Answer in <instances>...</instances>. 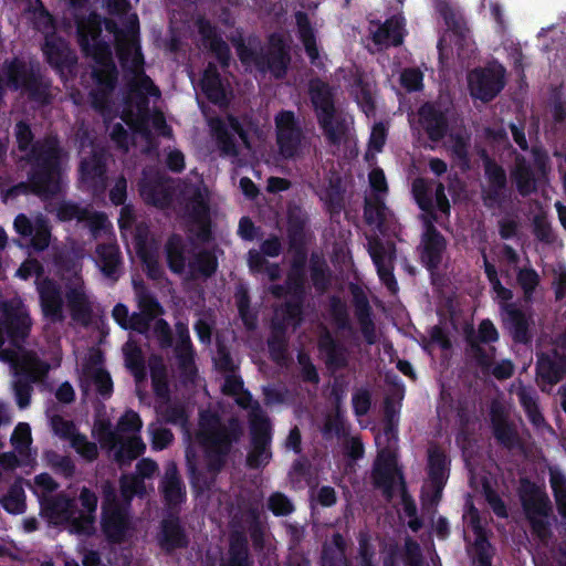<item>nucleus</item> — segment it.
Here are the masks:
<instances>
[{
  "instance_id": "obj_1",
  "label": "nucleus",
  "mask_w": 566,
  "mask_h": 566,
  "mask_svg": "<svg viewBox=\"0 0 566 566\" xmlns=\"http://www.w3.org/2000/svg\"><path fill=\"white\" fill-rule=\"evenodd\" d=\"M106 29L115 34L117 55L130 88V95L122 115L123 120L146 139L150 137L151 130L169 136L170 129L166 125L164 115L158 112L149 115L147 109L146 96H158L159 92L144 73V57L137 39V15L127 17L125 30H118L111 22L106 24Z\"/></svg>"
},
{
  "instance_id": "obj_2",
  "label": "nucleus",
  "mask_w": 566,
  "mask_h": 566,
  "mask_svg": "<svg viewBox=\"0 0 566 566\" xmlns=\"http://www.w3.org/2000/svg\"><path fill=\"white\" fill-rule=\"evenodd\" d=\"M59 484L48 473L34 478L33 491L41 497L43 516L54 525L64 526L70 533L90 536L95 532L98 497L86 486L80 489L77 500L65 493L45 497L57 490Z\"/></svg>"
},
{
  "instance_id": "obj_3",
  "label": "nucleus",
  "mask_w": 566,
  "mask_h": 566,
  "mask_svg": "<svg viewBox=\"0 0 566 566\" xmlns=\"http://www.w3.org/2000/svg\"><path fill=\"white\" fill-rule=\"evenodd\" d=\"M75 17L78 41L87 56L94 61L92 77L94 86L90 93L92 106L106 115L111 95L116 86L117 71L109 46L99 40L101 20L96 13L77 14L88 0H67Z\"/></svg>"
},
{
  "instance_id": "obj_4",
  "label": "nucleus",
  "mask_w": 566,
  "mask_h": 566,
  "mask_svg": "<svg viewBox=\"0 0 566 566\" xmlns=\"http://www.w3.org/2000/svg\"><path fill=\"white\" fill-rule=\"evenodd\" d=\"M242 431L237 420L230 419L221 422L211 412H202L199 421L197 438L206 450V469L197 471L189 454L188 467L192 474V483L197 489L210 488L216 474L223 465V457L230 450L233 441H237Z\"/></svg>"
},
{
  "instance_id": "obj_5",
  "label": "nucleus",
  "mask_w": 566,
  "mask_h": 566,
  "mask_svg": "<svg viewBox=\"0 0 566 566\" xmlns=\"http://www.w3.org/2000/svg\"><path fill=\"white\" fill-rule=\"evenodd\" d=\"M143 421L133 410L126 411L118 420L116 429H105L98 433L102 447L113 452V457L120 465L129 464L139 457L146 446L139 437Z\"/></svg>"
},
{
  "instance_id": "obj_6",
  "label": "nucleus",
  "mask_w": 566,
  "mask_h": 566,
  "mask_svg": "<svg viewBox=\"0 0 566 566\" xmlns=\"http://www.w3.org/2000/svg\"><path fill=\"white\" fill-rule=\"evenodd\" d=\"M517 496L532 534L541 541L552 536L553 503L544 486L527 476L520 478Z\"/></svg>"
},
{
  "instance_id": "obj_7",
  "label": "nucleus",
  "mask_w": 566,
  "mask_h": 566,
  "mask_svg": "<svg viewBox=\"0 0 566 566\" xmlns=\"http://www.w3.org/2000/svg\"><path fill=\"white\" fill-rule=\"evenodd\" d=\"M31 163L30 182L33 190L40 195H52L60 189V156L57 142L48 139L43 145H36L27 155Z\"/></svg>"
},
{
  "instance_id": "obj_8",
  "label": "nucleus",
  "mask_w": 566,
  "mask_h": 566,
  "mask_svg": "<svg viewBox=\"0 0 566 566\" xmlns=\"http://www.w3.org/2000/svg\"><path fill=\"white\" fill-rule=\"evenodd\" d=\"M1 358L9 359L13 363L14 376L13 390L17 403L20 408H25L30 405V397L32 392V382L38 381L48 371V365L42 363L34 354L23 353H9L3 350L0 353Z\"/></svg>"
},
{
  "instance_id": "obj_9",
  "label": "nucleus",
  "mask_w": 566,
  "mask_h": 566,
  "mask_svg": "<svg viewBox=\"0 0 566 566\" xmlns=\"http://www.w3.org/2000/svg\"><path fill=\"white\" fill-rule=\"evenodd\" d=\"M101 525L106 538L114 543L127 542L136 532L128 510L117 504L115 491L109 485L104 486Z\"/></svg>"
},
{
  "instance_id": "obj_10",
  "label": "nucleus",
  "mask_w": 566,
  "mask_h": 566,
  "mask_svg": "<svg viewBox=\"0 0 566 566\" xmlns=\"http://www.w3.org/2000/svg\"><path fill=\"white\" fill-rule=\"evenodd\" d=\"M238 54L245 65L254 66L261 72L269 71L276 77L282 76L290 61L283 40L275 35L271 36L265 51H256L251 43L249 46L240 43Z\"/></svg>"
},
{
  "instance_id": "obj_11",
  "label": "nucleus",
  "mask_w": 566,
  "mask_h": 566,
  "mask_svg": "<svg viewBox=\"0 0 566 566\" xmlns=\"http://www.w3.org/2000/svg\"><path fill=\"white\" fill-rule=\"evenodd\" d=\"M213 128L221 155L228 157L233 164L245 165L251 158V148L238 119L229 117L227 124L218 122Z\"/></svg>"
},
{
  "instance_id": "obj_12",
  "label": "nucleus",
  "mask_w": 566,
  "mask_h": 566,
  "mask_svg": "<svg viewBox=\"0 0 566 566\" xmlns=\"http://www.w3.org/2000/svg\"><path fill=\"white\" fill-rule=\"evenodd\" d=\"M433 222L432 219L423 217V231L417 248L420 263L430 273L432 283H434V276L443 263L448 248L446 237Z\"/></svg>"
},
{
  "instance_id": "obj_13",
  "label": "nucleus",
  "mask_w": 566,
  "mask_h": 566,
  "mask_svg": "<svg viewBox=\"0 0 566 566\" xmlns=\"http://www.w3.org/2000/svg\"><path fill=\"white\" fill-rule=\"evenodd\" d=\"M486 186L482 188L481 198L489 209L502 208L510 198L507 175L502 165L484 153L482 156Z\"/></svg>"
},
{
  "instance_id": "obj_14",
  "label": "nucleus",
  "mask_w": 566,
  "mask_h": 566,
  "mask_svg": "<svg viewBox=\"0 0 566 566\" xmlns=\"http://www.w3.org/2000/svg\"><path fill=\"white\" fill-rule=\"evenodd\" d=\"M275 124L277 145L283 157H298L308 149L307 142L294 113L290 111L279 113L275 117Z\"/></svg>"
},
{
  "instance_id": "obj_15",
  "label": "nucleus",
  "mask_w": 566,
  "mask_h": 566,
  "mask_svg": "<svg viewBox=\"0 0 566 566\" xmlns=\"http://www.w3.org/2000/svg\"><path fill=\"white\" fill-rule=\"evenodd\" d=\"M250 423L251 449L247 458V463L250 468L256 469L268 464L272 457L270 449L271 424L260 408H252Z\"/></svg>"
},
{
  "instance_id": "obj_16",
  "label": "nucleus",
  "mask_w": 566,
  "mask_h": 566,
  "mask_svg": "<svg viewBox=\"0 0 566 566\" xmlns=\"http://www.w3.org/2000/svg\"><path fill=\"white\" fill-rule=\"evenodd\" d=\"M30 327L29 313L20 300L0 305V346L6 343V338L18 345L28 335Z\"/></svg>"
},
{
  "instance_id": "obj_17",
  "label": "nucleus",
  "mask_w": 566,
  "mask_h": 566,
  "mask_svg": "<svg viewBox=\"0 0 566 566\" xmlns=\"http://www.w3.org/2000/svg\"><path fill=\"white\" fill-rule=\"evenodd\" d=\"M503 66L474 69L468 76L471 95L488 103L496 97L505 85Z\"/></svg>"
},
{
  "instance_id": "obj_18",
  "label": "nucleus",
  "mask_w": 566,
  "mask_h": 566,
  "mask_svg": "<svg viewBox=\"0 0 566 566\" xmlns=\"http://www.w3.org/2000/svg\"><path fill=\"white\" fill-rule=\"evenodd\" d=\"M6 84L13 90H24L33 99L41 103L48 102L51 95L49 85L33 73H30L29 67L20 62H13L9 65Z\"/></svg>"
},
{
  "instance_id": "obj_19",
  "label": "nucleus",
  "mask_w": 566,
  "mask_h": 566,
  "mask_svg": "<svg viewBox=\"0 0 566 566\" xmlns=\"http://www.w3.org/2000/svg\"><path fill=\"white\" fill-rule=\"evenodd\" d=\"M449 109L439 102H426L418 109L419 124L431 142L442 140L449 130Z\"/></svg>"
},
{
  "instance_id": "obj_20",
  "label": "nucleus",
  "mask_w": 566,
  "mask_h": 566,
  "mask_svg": "<svg viewBox=\"0 0 566 566\" xmlns=\"http://www.w3.org/2000/svg\"><path fill=\"white\" fill-rule=\"evenodd\" d=\"M395 488L399 489L402 511L405 515L409 517L407 523L408 527L413 533H418L423 526V521L418 516L417 504L408 491L402 469L398 462L397 451L391 447V493Z\"/></svg>"
},
{
  "instance_id": "obj_21",
  "label": "nucleus",
  "mask_w": 566,
  "mask_h": 566,
  "mask_svg": "<svg viewBox=\"0 0 566 566\" xmlns=\"http://www.w3.org/2000/svg\"><path fill=\"white\" fill-rule=\"evenodd\" d=\"M536 380L542 386H554L566 376V354L557 348L536 354Z\"/></svg>"
},
{
  "instance_id": "obj_22",
  "label": "nucleus",
  "mask_w": 566,
  "mask_h": 566,
  "mask_svg": "<svg viewBox=\"0 0 566 566\" xmlns=\"http://www.w3.org/2000/svg\"><path fill=\"white\" fill-rule=\"evenodd\" d=\"M57 217L62 221L75 219L85 222L96 239L107 237L111 232V223L105 214L81 208L73 203L61 205L57 209Z\"/></svg>"
},
{
  "instance_id": "obj_23",
  "label": "nucleus",
  "mask_w": 566,
  "mask_h": 566,
  "mask_svg": "<svg viewBox=\"0 0 566 566\" xmlns=\"http://www.w3.org/2000/svg\"><path fill=\"white\" fill-rule=\"evenodd\" d=\"M53 432L61 439L69 440L78 454L88 461L97 457V448L93 442H88L85 436L76 432L72 421L61 416H53L50 420Z\"/></svg>"
},
{
  "instance_id": "obj_24",
  "label": "nucleus",
  "mask_w": 566,
  "mask_h": 566,
  "mask_svg": "<svg viewBox=\"0 0 566 566\" xmlns=\"http://www.w3.org/2000/svg\"><path fill=\"white\" fill-rule=\"evenodd\" d=\"M14 228L20 234L32 237L31 244L34 249L42 251L49 247L51 231L43 216L38 214L30 220L27 216L19 214L14 220Z\"/></svg>"
},
{
  "instance_id": "obj_25",
  "label": "nucleus",
  "mask_w": 566,
  "mask_h": 566,
  "mask_svg": "<svg viewBox=\"0 0 566 566\" xmlns=\"http://www.w3.org/2000/svg\"><path fill=\"white\" fill-rule=\"evenodd\" d=\"M103 357L99 350L91 349L82 363V377L93 382L102 395L112 391V380L106 370L102 367Z\"/></svg>"
},
{
  "instance_id": "obj_26",
  "label": "nucleus",
  "mask_w": 566,
  "mask_h": 566,
  "mask_svg": "<svg viewBox=\"0 0 566 566\" xmlns=\"http://www.w3.org/2000/svg\"><path fill=\"white\" fill-rule=\"evenodd\" d=\"M369 181L374 190L379 192L375 198L367 200L365 217L369 223L381 226L386 219V206L385 201L380 199V196H385L386 192V177L382 170L374 169L369 174Z\"/></svg>"
},
{
  "instance_id": "obj_27",
  "label": "nucleus",
  "mask_w": 566,
  "mask_h": 566,
  "mask_svg": "<svg viewBox=\"0 0 566 566\" xmlns=\"http://www.w3.org/2000/svg\"><path fill=\"white\" fill-rule=\"evenodd\" d=\"M104 171V154L94 151L91 159L84 158L81 164V181L94 195L103 193L106 188Z\"/></svg>"
},
{
  "instance_id": "obj_28",
  "label": "nucleus",
  "mask_w": 566,
  "mask_h": 566,
  "mask_svg": "<svg viewBox=\"0 0 566 566\" xmlns=\"http://www.w3.org/2000/svg\"><path fill=\"white\" fill-rule=\"evenodd\" d=\"M43 314L52 322H61L63 315V300L59 286L50 280L36 282Z\"/></svg>"
},
{
  "instance_id": "obj_29",
  "label": "nucleus",
  "mask_w": 566,
  "mask_h": 566,
  "mask_svg": "<svg viewBox=\"0 0 566 566\" xmlns=\"http://www.w3.org/2000/svg\"><path fill=\"white\" fill-rule=\"evenodd\" d=\"M318 125L325 138L333 145H340L346 142L350 123L339 111H333L317 117Z\"/></svg>"
},
{
  "instance_id": "obj_30",
  "label": "nucleus",
  "mask_w": 566,
  "mask_h": 566,
  "mask_svg": "<svg viewBox=\"0 0 566 566\" xmlns=\"http://www.w3.org/2000/svg\"><path fill=\"white\" fill-rule=\"evenodd\" d=\"M503 325L509 329L514 343L526 345L531 343L528 317L518 306H507V311L501 314Z\"/></svg>"
},
{
  "instance_id": "obj_31",
  "label": "nucleus",
  "mask_w": 566,
  "mask_h": 566,
  "mask_svg": "<svg viewBox=\"0 0 566 566\" xmlns=\"http://www.w3.org/2000/svg\"><path fill=\"white\" fill-rule=\"evenodd\" d=\"M511 177L522 197H528L536 191L535 174L524 156H516Z\"/></svg>"
},
{
  "instance_id": "obj_32",
  "label": "nucleus",
  "mask_w": 566,
  "mask_h": 566,
  "mask_svg": "<svg viewBox=\"0 0 566 566\" xmlns=\"http://www.w3.org/2000/svg\"><path fill=\"white\" fill-rule=\"evenodd\" d=\"M310 96L316 114V118L326 113L338 109L335 106V94L332 87L319 80H313L310 84Z\"/></svg>"
},
{
  "instance_id": "obj_33",
  "label": "nucleus",
  "mask_w": 566,
  "mask_h": 566,
  "mask_svg": "<svg viewBox=\"0 0 566 566\" xmlns=\"http://www.w3.org/2000/svg\"><path fill=\"white\" fill-rule=\"evenodd\" d=\"M491 421L492 432L499 444L507 450H514L522 446L517 429L513 422L495 415L492 416Z\"/></svg>"
},
{
  "instance_id": "obj_34",
  "label": "nucleus",
  "mask_w": 566,
  "mask_h": 566,
  "mask_svg": "<svg viewBox=\"0 0 566 566\" xmlns=\"http://www.w3.org/2000/svg\"><path fill=\"white\" fill-rule=\"evenodd\" d=\"M190 203L187 206V216L196 222L201 232H206L208 221L207 190L192 188L188 190Z\"/></svg>"
},
{
  "instance_id": "obj_35",
  "label": "nucleus",
  "mask_w": 566,
  "mask_h": 566,
  "mask_svg": "<svg viewBox=\"0 0 566 566\" xmlns=\"http://www.w3.org/2000/svg\"><path fill=\"white\" fill-rule=\"evenodd\" d=\"M43 51L48 61L55 66L69 65L74 61L67 44L54 34L46 35Z\"/></svg>"
},
{
  "instance_id": "obj_36",
  "label": "nucleus",
  "mask_w": 566,
  "mask_h": 566,
  "mask_svg": "<svg viewBox=\"0 0 566 566\" xmlns=\"http://www.w3.org/2000/svg\"><path fill=\"white\" fill-rule=\"evenodd\" d=\"M163 493L169 505H177L185 499V488L178 476L177 467L174 463L168 464L165 470Z\"/></svg>"
},
{
  "instance_id": "obj_37",
  "label": "nucleus",
  "mask_w": 566,
  "mask_h": 566,
  "mask_svg": "<svg viewBox=\"0 0 566 566\" xmlns=\"http://www.w3.org/2000/svg\"><path fill=\"white\" fill-rule=\"evenodd\" d=\"M159 546L171 552L187 544L186 536L176 520H165L157 536Z\"/></svg>"
},
{
  "instance_id": "obj_38",
  "label": "nucleus",
  "mask_w": 566,
  "mask_h": 566,
  "mask_svg": "<svg viewBox=\"0 0 566 566\" xmlns=\"http://www.w3.org/2000/svg\"><path fill=\"white\" fill-rule=\"evenodd\" d=\"M96 262L105 276L116 279L120 264L117 245L113 242L98 244L96 248Z\"/></svg>"
},
{
  "instance_id": "obj_39",
  "label": "nucleus",
  "mask_w": 566,
  "mask_h": 566,
  "mask_svg": "<svg viewBox=\"0 0 566 566\" xmlns=\"http://www.w3.org/2000/svg\"><path fill=\"white\" fill-rule=\"evenodd\" d=\"M450 460L444 451L438 446L428 450V478L429 481H448Z\"/></svg>"
},
{
  "instance_id": "obj_40",
  "label": "nucleus",
  "mask_w": 566,
  "mask_h": 566,
  "mask_svg": "<svg viewBox=\"0 0 566 566\" xmlns=\"http://www.w3.org/2000/svg\"><path fill=\"white\" fill-rule=\"evenodd\" d=\"M135 239L137 253L143 260V262L146 264L148 275L151 279H157L159 276L158 261L157 255L153 251L151 247L147 245V229L143 226H138L136 228Z\"/></svg>"
},
{
  "instance_id": "obj_41",
  "label": "nucleus",
  "mask_w": 566,
  "mask_h": 566,
  "mask_svg": "<svg viewBox=\"0 0 566 566\" xmlns=\"http://www.w3.org/2000/svg\"><path fill=\"white\" fill-rule=\"evenodd\" d=\"M516 284L523 292V302L532 304L534 302V294L541 284V276L532 266L518 268L516 271Z\"/></svg>"
},
{
  "instance_id": "obj_42",
  "label": "nucleus",
  "mask_w": 566,
  "mask_h": 566,
  "mask_svg": "<svg viewBox=\"0 0 566 566\" xmlns=\"http://www.w3.org/2000/svg\"><path fill=\"white\" fill-rule=\"evenodd\" d=\"M198 29L205 40L206 46L216 54L217 59L226 65L230 55L227 44L214 33L213 28L206 20L198 21Z\"/></svg>"
},
{
  "instance_id": "obj_43",
  "label": "nucleus",
  "mask_w": 566,
  "mask_h": 566,
  "mask_svg": "<svg viewBox=\"0 0 566 566\" xmlns=\"http://www.w3.org/2000/svg\"><path fill=\"white\" fill-rule=\"evenodd\" d=\"M517 398L530 422L536 427L541 426L545 419L541 412L535 390L522 387L517 391Z\"/></svg>"
},
{
  "instance_id": "obj_44",
  "label": "nucleus",
  "mask_w": 566,
  "mask_h": 566,
  "mask_svg": "<svg viewBox=\"0 0 566 566\" xmlns=\"http://www.w3.org/2000/svg\"><path fill=\"white\" fill-rule=\"evenodd\" d=\"M201 86L209 99L214 103H222L226 99L227 91L214 66L209 65L201 80Z\"/></svg>"
},
{
  "instance_id": "obj_45",
  "label": "nucleus",
  "mask_w": 566,
  "mask_h": 566,
  "mask_svg": "<svg viewBox=\"0 0 566 566\" xmlns=\"http://www.w3.org/2000/svg\"><path fill=\"white\" fill-rule=\"evenodd\" d=\"M295 18L298 28L300 40L302 41L312 63H315L318 60L319 53L316 45L314 31L308 23L307 17L303 12H297Z\"/></svg>"
},
{
  "instance_id": "obj_46",
  "label": "nucleus",
  "mask_w": 566,
  "mask_h": 566,
  "mask_svg": "<svg viewBox=\"0 0 566 566\" xmlns=\"http://www.w3.org/2000/svg\"><path fill=\"white\" fill-rule=\"evenodd\" d=\"M549 483L557 513L566 525V476L559 471H551Z\"/></svg>"
},
{
  "instance_id": "obj_47",
  "label": "nucleus",
  "mask_w": 566,
  "mask_h": 566,
  "mask_svg": "<svg viewBox=\"0 0 566 566\" xmlns=\"http://www.w3.org/2000/svg\"><path fill=\"white\" fill-rule=\"evenodd\" d=\"M140 195L147 203L159 208L166 207L169 202L168 187L160 181L154 184L143 182L140 185Z\"/></svg>"
},
{
  "instance_id": "obj_48",
  "label": "nucleus",
  "mask_w": 566,
  "mask_h": 566,
  "mask_svg": "<svg viewBox=\"0 0 566 566\" xmlns=\"http://www.w3.org/2000/svg\"><path fill=\"white\" fill-rule=\"evenodd\" d=\"M373 481L385 495L389 494V453L386 449L378 453L373 470Z\"/></svg>"
},
{
  "instance_id": "obj_49",
  "label": "nucleus",
  "mask_w": 566,
  "mask_h": 566,
  "mask_svg": "<svg viewBox=\"0 0 566 566\" xmlns=\"http://www.w3.org/2000/svg\"><path fill=\"white\" fill-rule=\"evenodd\" d=\"M412 193L418 207L426 212L423 217H428L432 219V221H437L431 191L422 179L413 181Z\"/></svg>"
},
{
  "instance_id": "obj_50",
  "label": "nucleus",
  "mask_w": 566,
  "mask_h": 566,
  "mask_svg": "<svg viewBox=\"0 0 566 566\" xmlns=\"http://www.w3.org/2000/svg\"><path fill=\"white\" fill-rule=\"evenodd\" d=\"M465 342L468 344L470 356L476 366H479L483 373H489L493 365L496 348L494 346H490L488 350L481 344H478V342L470 339V337H465Z\"/></svg>"
},
{
  "instance_id": "obj_51",
  "label": "nucleus",
  "mask_w": 566,
  "mask_h": 566,
  "mask_svg": "<svg viewBox=\"0 0 566 566\" xmlns=\"http://www.w3.org/2000/svg\"><path fill=\"white\" fill-rule=\"evenodd\" d=\"M4 510L11 514H21L25 510V494L21 481L14 482L2 497Z\"/></svg>"
},
{
  "instance_id": "obj_52",
  "label": "nucleus",
  "mask_w": 566,
  "mask_h": 566,
  "mask_svg": "<svg viewBox=\"0 0 566 566\" xmlns=\"http://www.w3.org/2000/svg\"><path fill=\"white\" fill-rule=\"evenodd\" d=\"M134 290L136 293L137 302L140 312L147 315L148 318L154 319L163 313L161 307L156 300L150 295L145 285L140 282H134Z\"/></svg>"
},
{
  "instance_id": "obj_53",
  "label": "nucleus",
  "mask_w": 566,
  "mask_h": 566,
  "mask_svg": "<svg viewBox=\"0 0 566 566\" xmlns=\"http://www.w3.org/2000/svg\"><path fill=\"white\" fill-rule=\"evenodd\" d=\"M222 390L228 395L235 396L240 406L250 409L249 415L252 412V408H260L256 402H252L248 394L242 392V381L233 374L226 377Z\"/></svg>"
},
{
  "instance_id": "obj_54",
  "label": "nucleus",
  "mask_w": 566,
  "mask_h": 566,
  "mask_svg": "<svg viewBox=\"0 0 566 566\" xmlns=\"http://www.w3.org/2000/svg\"><path fill=\"white\" fill-rule=\"evenodd\" d=\"M465 337H470V339L478 342V344H493L499 342L500 335L493 322L484 318L480 322L478 332L470 327L465 331Z\"/></svg>"
},
{
  "instance_id": "obj_55",
  "label": "nucleus",
  "mask_w": 566,
  "mask_h": 566,
  "mask_svg": "<svg viewBox=\"0 0 566 566\" xmlns=\"http://www.w3.org/2000/svg\"><path fill=\"white\" fill-rule=\"evenodd\" d=\"M69 306L75 319L85 321L91 312L90 302L81 287H75L67 293Z\"/></svg>"
},
{
  "instance_id": "obj_56",
  "label": "nucleus",
  "mask_w": 566,
  "mask_h": 566,
  "mask_svg": "<svg viewBox=\"0 0 566 566\" xmlns=\"http://www.w3.org/2000/svg\"><path fill=\"white\" fill-rule=\"evenodd\" d=\"M224 566H251L248 558L247 539L243 536L232 537Z\"/></svg>"
},
{
  "instance_id": "obj_57",
  "label": "nucleus",
  "mask_w": 566,
  "mask_h": 566,
  "mask_svg": "<svg viewBox=\"0 0 566 566\" xmlns=\"http://www.w3.org/2000/svg\"><path fill=\"white\" fill-rule=\"evenodd\" d=\"M493 556L494 548L491 545L488 536H479V538H474L472 544V560L475 566L492 565Z\"/></svg>"
},
{
  "instance_id": "obj_58",
  "label": "nucleus",
  "mask_w": 566,
  "mask_h": 566,
  "mask_svg": "<svg viewBox=\"0 0 566 566\" xmlns=\"http://www.w3.org/2000/svg\"><path fill=\"white\" fill-rule=\"evenodd\" d=\"M405 396V386L397 375H391V443L398 440V420L396 419L399 412V406L396 401L402 400Z\"/></svg>"
},
{
  "instance_id": "obj_59",
  "label": "nucleus",
  "mask_w": 566,
  "mask_h": 566,
  "mask_svg": "<svg viewBox=\"0 0 566 566\" xmlns=\"http://www.w3.org/2000/svg\"><path fill=\"white\" fill-rule=\"evenodd\" d=\"M356 313L361 326V331L368 340L373 343L375 339L374 325L369 318V306L364 295L355 294Z\"/></svg>"
},
{
  "instance_id": "obj_60",
  "label": "nucleus",
  "mask_w": 566,
  "mask_h": 566,
  "mask_svg": "<svg viewBox=\"0 0 566 566\" xmlns=\"http://www.w3.org/2000/svg\"><path fill=\"white\" fill-rule=\"evenodd\" d=\"M217 268L216 258L209 252H201L189 263L190 274L192 277L199 275L209 276Z\"/></svg>"
},
{
  "instance_id": "obj_61",
  "label": "nucleus",
  "mask_w": 566,
  "mask_h": 566,
  "mask_svg": "<svg viewBox=\"0 0 566 566\" xmlns=\"http://www.w3.org/2000/svg\"><path fill=\"white\" fill-rule=\"evenodd\" d=\"M321 352L325 355L326 363L334 367H339L345 363V356L342 349L336 346L329 334H324L319 339Z\"/></svg>"
},
{
  "instance_id": "obj_62",
  "label": "nucleus",
  "mask_w": 566,
  "mask_h": 566,
  "mask_svg": "<svg viewBox=\"0 0 566 566\" xmlns=\"http://www.w3.org/2000/svg\"><path fill=\"white\" fill-rule=\"evenodd\" d=\"M166 252L169 268L176 273H181L185 269L181 240L171 238L167 243Z\"/></svg>"
},
{
  "instance_id": "obj_63",
  "label": "nucleus",
  "mask_w": 566,
  "mask_h": 566,
  "mask_svg": "<svg viewBox=\"0 0 566 566\" xmlns=\"http://www.w3.org/2000/svg\"><path fill=\"white\" fill-rule=\"evenodd\" d=\"M150 375L155 392L165 398L168 394L167 370L160 360L154 359L151 361Z\"/></svg>"
},
{
  "instance_id": "obj_64",
  "label": "nucleus",
  "mask_w": 566,
  "mask_h": 566,
  "mask_svg": "<svg viewBox=\"0 0 566 566\" xmlns=\"http://www.w3.org/2000/svg\"><path fill=\"white\" fill-rule=\"evenodd\" d=\"M120 493L126 501H130L134 495H144L146 485L144 480L137 475H125L120 480Z\"/></svg>"
}]
</instances>
